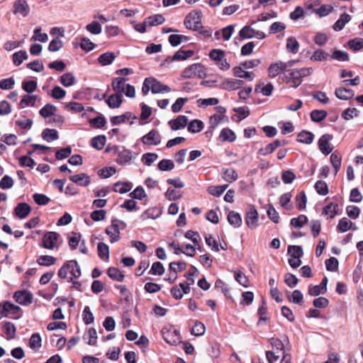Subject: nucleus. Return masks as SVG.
<instances>
[{
  "label": "nucleus",
  "mask_w": 363,
  "mask_h": 363,
  "mask_svg": "<svg viewBox=\"0 0 363 363\" xmlns=\"http://www.w3.org/2000/svg\"><path fill=\"white\" fill-rule=\"evenodd\" d=\"M81 269L75 260L66 262L58 271V276L62 279L72 281L73 279L79 277Z\"/></svg>",
  "instance_id": "f257e3e1"
},
{
  "label": "nucleus",
  "mask_w": 363,
  "mask_h": 363,
  "mask_svg": "<svg viewBox=\"0 0 363 363\" xmlns=\"http://www.w3.org/2000/svg\"><path fill=\"white\" fill-rule=\"evenodd\" d=\"M206 75V68L201 63H194L186 67L182 72L184 79L204 78Z\"/></svg>",
  "instance_id": "f03ea898"
},
{
  "label": "nucleus",
  "mask_w": 363,
  "mask_h": 363,
  "mask_svg": "<svg viewBox=\"0 0 363 363\" xmlns=\"http://www.w3.org/2000/svg\"><path fill=\"white\" fill-rule=\"evenodd\" d=\"M202 12L194 10L188 13L184 23L186 28L194 30H199L202 28L201 23Z\"/></svg>",
  "instance_id": "7ed1b4c3"
},
{
  "label": "nucleus",
  "mask_w": 363,
  "mask_h": 363,
  "mask_svg": "<svg viewBox=\"0 0 363 363\" xmlns=\"http://www.w3.org/2000/svg\"><path fill=\"white\" fill-rule=\"evenodd\" d=\"M216 112L209 118V128L211 129H216L219 125L229 122V118L225 115L226 108L225 107L216 106Z\"/></svg>",
  "instance_id": "20e7f679"
},
{
  "label": "nucleus",
  "mask_w": 363,
  "mask_h": 363,
  "mask_svg": "<svg viewBox=\"0 0 363 363\" xmlns=\"http://www.w3.org/2000/svg\"><path fill=\"white\" fill-rule=\"evenodd\" d=\"M60 235L57 233L50 231L45 233L43 237V247L47 250H52L57 247Z\"/></svg>",
  "instance_id": "39448f33"
},
{
  "label": "nucleus",
  "mask_w": 363,
  "mask_h": 363,
  "mask_svg": "<svg viewBox=\"0 0 363 363\" xmlns=\"http://www.w3.org/2000/svg\"><path fill=\"white\" fill-rule=\"evenodd\" d=\"M13 299L21 306H28L33 301V294L27 290L17 291L13 294Z\"/></svg>",
  "instance_id": "423d86ee"
},
{
  "label": "nucleus",
  "mask_w": 363,
  "mask_h": 363,
  "mask_svg": "<svg viewBox=\"0 0 363 363\" xmlns=\"http://www.w3.org/2000/svg\"><path fill=\"white\" fill-rule=\"evenodd\" d=\"M20 309L19 306L10 301H4L3 303H0V320L10 314H17Z\"/></svg>",
  "instance_id": "0eeeda50"
},
{
  "label": "nucleus",
  "mask_w": 363,
  "mask_h": 363,
  "mask_svg": "<svg viewBox=\"0 0 363 363\" xmlns=\"http://www.w3.org/2000/svg\"><path fill=\"white\" fill-rule=\"evenodd\" d=\"M116 155L118 156L116 162L120 165H125L135 158V153L125 147H122L121 150L118 147Z\"/></svg>",
  "instance_id": "6e6552de"
},
{
  "label": "nucleus",
  "mask_w": 363,
  "mask_h": 363,
  "mask_svg": "<svg viewBox=\"0 0 363 363\" xmlns=\"http://www.w3.org/2000/svg\"><path fill=\"white\" fill-rule=\"evenodd\" d=\"M245 223L250 228H255L257 226L258 212L253 205H250L247 207Z\"/></svg>",
  "instance_id": "1a4fd4ad"
},
{
  "label": "nucleus",
  "mask_w": 363,
  "mask_h": 363,
  "mask_svg": "<svg viewBox=\"0 0 363 363\" xmlns=\"http://www.w3.org/2000/svg\"><path fill=\"white\" fill-rule=\"evenodd\" d=\"M333 137L330 134L323 135L318 140V147L320 152L325 155H329L333 151V147L330 143Z\"/></svg>",
  "instance_id": "9d476101"
},
{
  "label": "nucleus",
  "mask_w": 363,
  "mask_h": 363,
  "mask_svg": "<svg viewBox=\"0 0 363 363\" xmlns=\"http://www.w3.org/2000/svg\"><path fill=\"white\" fill-rule=\"evenodd\" d=\"M13 12L15 15L26 17L30 12V6L26 0H16L13 3Z\"/></svg>",
  "instance_id": "9b49d317"
},
{
  "label": "nucleus",
  "mask_w": 363,
  "mask_h": 363,
  "mask_svg": "<svg viewBox=\"0 0 363 363\" xmlns=\"http://www.w3.org/2000/svg\"><path fill=\"white\" fill-rule=\"evenodd\" d=\"M142 143L147 145H157L161 143V135L158 131L152 130L142 138Z\"/></svg>",
  "instance_id": "f8f14e48"
},
{
  "label": "nucleus",
  "mask_w": 363,
  "mask_h": 363,
  "mask_svg": "<svg viewBox=\"0 0 363 363\" xmlns=\"http://www.w3.org/2000/svg\"><path fill=\"white\" fill-rule=\"evenodd\" d=\"M244 84L241 79H225L221 84L220 88L227 91H233L240 89Z\"/></svg>",
  "instance_id": "ddd939ff"
},
{
  "label": "nucleus",
  "mask_w": 363,
  "mask_h": 363,
  "mask_svg": "<svg viewBox=\"0 0 363 363\" xmlns=\"http://www.w3.org/2000/svg\"><path fill=\"white\" fill-rule=\"evenodd\" d=\"M328 278L325 277L319 285L310 286L308 289V294L313 296L323 294L327 291Z\"/></svg>",
  "instance_id": "4468645a"
},
{
  "label": "nucleus",
  "mask_w": 363,
  "mask_h": 363,
  "mask_svg": "<svg viewBox=\"0 0 363 363\" xmlns=\"http://www.w3.org/2000/svg\"><path fill=\"white\" fill-rule=\"evenodd\" d=\"M149 79L150 81L151 91L152 94L167 93L171 91V89L168 86L162 84L156 79L153 77H149Z\"/></svg>",
  "instance_id": "2eb2a0df"
},
{
  "label": "nucleus",
  "mask_w": 363,
  "mask_h": 363,
  "mask_svg": "<svg viewBox=\"0 0 363 363\" xmlns=\"http://www.w3.org/2000/svg\"><path fill=\"white\" fill-rule=\"evenodd\" d=\"M164 340L171 345H176L181 342V337L179 332L177 330L162 331Z\"/></svg>",
  "instance_id": "dca6fc26"
},
{
  "label": "nucleus",
  "mask_w": 363,
  "mask_h": 363,
  "mask_svg": "<svg viewBox=\"0 0 363 363\" xmlns=\"http://www.w3.org/2000/svg\"><path fill=\"white\" fill-rule=\"evenodd\" d=\"M136 118V116H133L131 112L128 111L120 116H112L110 118V122L113 125H117L124 123L131 119L135 120Z\"/></svg>",
  "instance_id": "f3484780"
},
{
  "label": "nucleus",
  "mask_w": 363,
  "mask_h": 363,
  "mask_svg": "<svg viewBox=\"0 0 363 363\" xmlns=\"http://www.w3.org/2000/svg\"><path fill=\"white\" fill-rule=\"evenodd\" d=\"M337 229L341 233H345L349 230H357V227L347 218H342L340 219L337 225Z\"/></svg>",
  "instance_id": "a211bd4d"
},
{
  "label": "nucleus",
  "mask_w": 363,
  "mask_h": 363,
  "mask_svg": "<svg viewBox=\"0 0 363 363\" xmlns=\"http://www.w3.org/2000/svg\"><path fill=\"white\" fill-rule=\"evenodd\" d=\"M30 211V206L26 203H18L14 209L15 215L21 219L26 218Z\"/></svg>",
  "instance_id": "6ab92c4d"
},
{
  "label": "nucleus",
  "mask_w": 363,
  "mask_h": 363,
  "mask_svg": "<svg viewBox=\"0 0 363 363\" xmlns=\"http://www.w3.org/2000/svg\"><path fill=\"white\" fill-rule=\"evenodd\" d=\"M287 79V83L294 88L298 87L301 83V77L298 72V69H291Z\"/></svg>",
  "instance_id": "aec40b11"
},
{
  "label": "nucleus",
  "mask_w": 363,
  "mask_h": 363,
  "mask_svg": "<svg viewBox=\"0 0 363 363\" xmlns=\"http://www.w3.org/2000/svg\"><path fill=\"white\" fill-rule=\"evenodd\" d=\"M38 96L37 95L26 94L24 95L19 102L20 108H26L28 106L34 107L36 106V101Z\"/></svg>",
  "instance_id": "412c9836"
},
{
  "label": "nucleus",
  "mask_w": 363,
  "mask_h": 363,
  "mask_svg": "<svg viewBox=\"0 0 363 363\" xmlns=\"http://www.w3.org/2000/svg\"><path fill=\"white\" fill-rule=\"evenodd\" d=\"M127 84L126 79L123 77H116L113 79L111 82L113 91L121 95H122V92L124 91Z\"/></svg>",
  "instance_id": "4be33fe9"
},
{
  "label": "nucleus",
  "mask_w": 363,
  "mask_h": 363,
  "mask_svg": "<svg viewBox=\"0 0 363 363\" xmlns=\"http://www.w3.org/2000/svg\"><path fill=\"white\" fill-rule=\"evenodd\" d=\"M345 85L341 84V86L336 89L335 96L341 100H348L353 97L354 92L351 89H346Z\"/></svg>",
  "instance_id": "5701e85b"
},
{
  "label": "nucleus",
  "mask_w": 363,
  "mask_h": 363,
  "mask_svg": "<svg viewBox=\"0 0 363 363\" xmlns=\"http://www.w3.org/2000/svg\"><path fill=\"white\" fill-rule=\"evenodd\" d=\"M233 71L234 76L241 79H247L249 81H252L255 77V74L252 72L245 71L242 66L235 67Z\"/></svg>",
  "instance_id": "b1692460"
},
{
  "label": "nucleus",
  "mask_w": 363,
  "mask_h": 363,
  "mask_svg": "<svg viewBox=\"0 0 363 363\" xmlns=\"http://www.w3.org/2000/svg\"><path fill=\"white\" fill-rule=\"evenodd\" d=\"M188 122V119L185 116H179L177 118L169 121V125L174 130L184 128Z\"/></svg>",
  "instance_id": "393cba45"
},
{
  "label": "nucleus",
  "mask_w": 363,
  "mask_h": 363,
  "mask_svg": "<svg viewBox=\"0 0 363 363\" xmlns=\"http://www.w3.org/2000/svg\"><path fill=\"white\" fill-rule=\"evenodd\" d=\"M284 62L279 61L277 62L272 64L268 68V74L269 77L274 78L278 76L282 71H284Z\"/></svg>",
  "instance_id": "a878e982"
},
{
  "label": "nucleus",
  "mask_w": 363,
  "mask_h": 363,
  "mask_svg": "<svg viewBox=\"0 0 363 363\" xmlns=\"http://www.w3.org/2000/svg\"><path fill=\"white\" fill-rule=\"evenodd\" d=\"M106 102L109 108H118L123 103L122 95L117 93L113 94L107 98Z\"/></svg>",
  "instance_id": "bb28decb"
},
{
  "label": "nucleus",
  "mask_w": 363,
  "mask_h": 363,
  "mask_svg": "<svg viewBox=\"0 0 363 363\" xmlns=\"http://www.w3.org/2000/svg\"><path fill=\"white\" fill-rule=\"evenodd\" d=\"M69 179L72 182L83 186H88L90 182L89 175L84 173L72 175L69 177Z\"/></svg>",
  "instance_id": "cd10ccee"
},
{
  "label": "nucleus",
  "mask_w": 363,
  "mask_h": 363,
  "mask_svg": "<svg viewBox=\"0 0 363 363\" xmlns=\"http://www.w3.org/2000/svg\"><path fill=\"white\" fill-rule=\"evenodd\" d=\"M56 262L57 259L55 257L48 255H40L36 260V262L38 265L43 267H50L54 265Z\"/></svg>",
  "instance_id": "c85d7f7f"
},
{
  "label": "nucleus",
  "mask_w": 363,
  "mask_h": 363,
  "mask_svg": "<svg viewBox=\"0 0 363 363\" xmlns=\"http://www.w3.org/2000/svg\"><path fill=\"white\" fill-rule=\"evenodd\" d=\"M219 138L223 142H234L236 139L235 133L230 128H225L221 130Z\"/></svg>",
  "instance_id": "c756f323"
},
{
  "label": "nucleus",
  "mask_w": 363,
  "mask_h": 363,
  "mask_svg": "<svg viewBox=\"0 0 363 363\" xmlns=\"http://www.w3.org/2000/svg\"><path fill=\"white\" fill-rule=\"evenodd\" d=\"M350 20V15L346 13L341 14L339 19L334 23L333 29L336 31H340L342 30L346 23H349Z\"/></svg>",
  "instance_id": "7c9ffc66"
},
{
  "label": "nucleus",
  "mask_w": 363,
  "mask_h": 363,
  "mask_svg": "<svg viewBox=\"0 0 363 363\" xmlns=\"http://www.w3.org/2000/svg\"><path fill=\"white\" fill-rule=\"evenodd\" d=\"M337 203L330 202L323 208V214L328 218H333L337 213Z\"/></svg>",
  "instance_id": "2f4dec72"
},
{
  "label": "nucleus",
  "mask_w": 363,
  "mask_h": 363,
  "mask_svg": "<svg viewBox=\"0 0 363 363\" xmlns=\"http://www.w3.org/2000/svg\"><path fill=\"white\" fill-rule=\"evenodd\" d=\"M165 21L164 17L161 14H155L145 18V23L147 26L152 27L162 24Z\"/></svg>",
  "instance_id": "473e14b6"
},
{
  "label": "nucleus",
  "mask_w": 363,
  "mask_h": 363,
  "mask_svg": "<svg viewBox=\"0 0 363 363\" xmlns=\"http://www.w3.org/2000/svg\"><path fill=\"white\" fill-rule=\"evenodd\" d=\"M60 82L64 86L69 87L75 84L76 79L72 73L66 72L60 77Z\"/></svg>",
  "instance_id": "72a5a7b5"
},
{
  "label": "nucleus",
  "mask_w": 363,
  "mask_h": 363,
  "mask_svg": "<svg viewBox=\"0 0 363 363\" xmlns=\"http://www.w3.org/2000/svg\"><path fill=\"white\" fill-rule=\"evenodd\" d=\"M116 57V56L113 52H107L99 56L98 62L101 65L106 66L111 65Z\"/></svg>",
  "instance_id": "f704fd0d"
},
{
  "label": "nucleus",
  "mask_w": 363,
  "mask_h": 363,
  "mask_svg": "<svg viewBox=\"0 0 363 363\" xmlns=\"http://www.w3.org/2000/svg\"><path fill=\"white\" fill-rule=\"evenodd\" d=\"M132 189V184L129 182H118L114 184L113 190L115 192L120 194H125L130 191Z\"/></svg>",
  "instance_id": "c9c22d12"
},
{
  "label": "nucleus",
  "mask_w": 363,
  "mask_h": 363,
  "mask_svg": "<svg viewBox=\"0 0 363 363\" xmlns=\"http://www.w3.org/2000/svg\"><path fill=\"white\" fill-rule=\"evenodd\" d=\"M106 234L110 237L111 242H115L119 240L120 232L117 225L112 224L106 229Z\"/></svg>",
  "instance_id": "e433bc0d"
},
{
  "label": "nucleus",
  "mask_w": 363,
  "mask_h": 363,
  "mask_svg": "<svg viewBox=\"0 0 363 363\" xmlns=\"http://www.w3.org/2000/svg\"><path fill=\"white\" fill-rule=\"evenodd\" d=\"M314 135L312 133L303 130L298 133L297 136V140L299 143L309 145L313 143Z\"/></svg>",
  "instance_id": "4c0bfd02"
},
{
  "label": "nucleus",
  "mask_w": 363,
  "mask_h": 363,
  "mask_svg": "<svg viewBox=\"0 0 363 363\" xmlns=\"http://www.w3.org/2000/svg\"><path fill=\"white\" fill-rule=\"evenodd\" d=\"M57 107L51 104H47L39 111L40 115L43 118H48L55 116Z\"/></svg>",
  "instance_id": "58836bf2"
},
{
  "label": "nucleus",
  "mask_w": 363,
  "mask_h": 363,
  "mask_svg": "<svg viewBox=\"0 0 363 363\" xmlns=\"http://www.w3.org/2000/svg\"><path fill=\"white\" fill-rule=\"evenodd\" d=\"M281 145V141L279 140H276L274 142L268 144L265 147L259 149V154L265 156L268 154L273 152L277 147Z\"/></svg>",
  "instance_id": "ea45409f"
},
{
  "label": "nucleus",
  "mask_w": 363,
  "mask_h": 363,
  "mask_svg": "<svg viewBox=\"0 0 363 363\" xmlns=\"http://www.w3.org/2000/svg\"><path fill=\"white\" fill-rule=\"evenodd\" d=\"M330 163L333 167L334 169V174H337L338 171L340 169L341 163H342V157L340 154L337 152H333L330 155Z\"/></svg>",
  "instance_id": "a19ab883"
},
{
  "label": "nucleus",
  "mask_w": 363,
  "mask_h": 363,
  "mask_svg": "<svg viewBox=\"0 0 363 363\" xmlns=\"http://www.w3.org/2000/svg\"><path fill=\"white\" fill-rule=\"evenodd\" d=\"M228 220L229 223L235 228H239L242 223L240 215L235 211H230L228 215Z\"/></svg>",
  "instance_id": "79ce46f5"
},
{
  "label": "nucleus",
  "mask_w": 363,
  "mask_h": 363,
  "mask_svg": "<svg viewBox=\"0 0 363 363\" xmlns=\"http://www.w3.org/2000/svg\"><path fill=\"white\" fill-rule=\"evenodd\" d=\"M97 252L99 257L105 260L108 261L109 258V248L108 246L104 243L99 242L97 246Z\"/></svg>",
  "instance_id": "37998d69"
},
{
  "label": "nucleus",
  "mask_w": 363,
  "mask_h": 363,
  "mask_svg": "<svg viewBox=\"0 0 363 363\" xmlns=\"http://www.w3.org/2000/svg\"><path fill=\"white\" fill-rule=\"evenodd\" d=\"M42 138L47 142H52L58 139V133L55 129L46 128L42 133Z\"/></svg>",
  "instance_id": "c03bdc74"
},
{
  "label": "nucleus",
  "mask_w": 363,
  "mask_h": 363,
  "mask_svg": "<svg viewBox=\"0 0 363 363\" xmlns=\"http://www.w3.org/2000/svg\"><path fill=\"white\" fill-rule=\"evenodd\" d=\"M16 327L13 323L11 322H6L4 325V332L8 340L14 338L16 335Z\"/></svg>",
  "instance_id": "a18cd8bd"
},
{
  "label": "nucleus",
  "mask_w": 363,
  "mask_h": 363,
  "mask_svg": "<svg viewBox=\"0 0 363 363\" xmlns=\"http://www.w3.org/2000/svg\"><path fill=\"white\" fill-rule=\"evenodd\" d=\"M116 169L113 167H106L97 171V174L102 179H107L115 174Z\"/></svg>",
  "instance_id": "49530a36"
},
{
  "label": "nucleus",
  "mask_w": 363,
  "mask_h": 363,
  "mask_svg": "<svg viewBox=\"0 0 363 363\" xmlns=\"http://www.w3.org/2000/svg\"><path fill=\"white\" fill-rule=\"evenodd\" d=\"M255 30L250 26H244L239 32V36L242 39H250L254 38Z\"/></svg>",
  "instance_id": "de8ad7c7"
},
{
  "label": "nucleus",
  "mask_w": 363,
  "mask_h": 363,
  "mask_svg": "<svg viewBox=\"0 0 363 363\" xmlns=\"http://www.w3.org/2000/svg\"><path fill=\"white\" fill-rule=\"evenodd\" d=\"M27 59L28 54L25 50H20L13 55V62L16 66L21 65Z\"/></svg>",
  "instance_id": "09e8293b"
},
{
  "label": "nucleus",
  "mask_w": 363,
  "mask_h": 363,
  "mask_svg": "<svg viewBox=\"0 0 363 363\" xmlns=\"http://www.w3.org/2000/svg\"><path fill=\"white\" fill-rule=\"evenodd\" d=\"M298 48H299V43L296 40V39L293 36L288 38V39L286 40V49L289 52H291L294 54H296L298 52Z\"/></svg>",
  "instance_id": "8fccbe9b"
},
{
  "label": "nucleus",
  "mask_w": 363,
  "mask_h": 363,
  "mask_svg": "<svg viewBox=\"0 0 363 363\" xmlns=\"http://www.w3.org/2000/svg\"><path fill=\"white\" fill-rule=\"evenodd\" d=\"M107 274L110 278L118 281H123L124 274L116 267H111L108 269Z\"/></svg>",
  "instance_id": "3c124183"
},
{
  "label": "nucleus",
  "mask_w": 363,
  "mask_h": 363,
  "mask_svg": "<svg viewBox=\"0 0 363 363\" xmlns=\"http://www.w3.org/2000/svg\"><path fill=\"white\" fill-rule=\"evenodd\" d=\"M235 279L242 286L247 288L249 286V279L241 271L234 272Z\"/></svg>",
  "instance_id": "603ef678"
},
{
  "label": "nucleus",
  "mask_w": 363,
  "mask_h": 363,
  "mask_svg": "<svg viewBox=\"0 0 363 363\" xmlns=\"http://www.w3.org/2000/svg\"><path fill=\"white\" fill-rule=\"evenodd\" d=\"M29 345L31 349L37 350L42 346V340L39 334H33L30 338Z\"/></svg>",
  "instance_id": "864d4df0"
},
{
  "label": "nucleus",
  "mask_w": 363,
  "mask_h": 363,
  "mask_svg": "<svg viewBox=\"0 0 363 363\" xmlns=\"http://www.w3.org/2000/svg\"><path fill=\"white\" fill-rule=\"evenodd\" d=\"M238 175L236 171L233 169H227L223 174V179L228 182H233L238 179Z\"/></svg>",
  "instance_id": "5fc2aeb1"
},
{
  "label": "nucleus",
  "mask_w": 363,
  "mask_h": 363,
  "mask_svg": "<svg viewBox=\"0 0 363 363\" xmlns=\"http://www.w3.org/2000/svg\"><path fill=\"white\" fill-rule=\"evenodd\" d=\"M194 55V51L192 50H179L175 52L173 56V60H185Z\"/></svg>",
  "instance_id": "6e6d98bb"
},
{
  "label": "nucleus",
  "mask_w": 363,
  "mask_h": 363,
  "mask_svg": "<svg viewBox=\"0 0 363 363\" xmlns=\"http://www.w3.org/2000/svg\"><path fill=\"white\" fill-rule=\"evenodd\" d=\"M185 238L191 240L196 247H198V250H201V247L199 245V241L201 238L198 233L194 232L193 230H187L184 235Z\"/></svg>",
  "instance_id": "4d7b16f0"
},
{
  "label": "nucleus",
  "mask_w": 363,
  "mask_h": 363,
  "mask_svg": "<svg viewBox=\"0 0 363 363\" xmlns=\"http://www.w3.org/2000/svg\"><path fill=\"white\" fill-rule=\"evenodd\" d=\"M327 116V112L323 110H314L311 113V118L313 122L319 123Z\"/></svg>",
  "instance_id": "13d9d810"
},
{
  "label": "nucleus",
  "mask_w": 363,
  "mask_h": 363,
  "mask_svg": "<svg viewBox=\"0 0 363 363\" xmlns=\"http://www.w3.org/2000/svg\"><path fill=\"white\" fill-rule=\"evenodd\" d=\"M287 251L290 257L293 258H301L303 255L301 247L297 245L289 246Z\"/></svg>",
  "instance_id": "bf43d9fd"
},
{
  "label": "nucleus",
  "mask_w": 363,
  "mask_h": 363,
  "mask_svg": "<svg viewBox=\"0 0 363 363\" xmlns=\"http://www.w3.org/2000/svg\"><path fill=\"white\" fill-rule=\"evenodd\" d=\"M333 10V7L330 5H322L318 9H314L313 12L319 16L320 17H323L328 16L330 13H331Z\"/></svg>",
  "instance_id": "052dcab7"
},
{
  "label": "nucleus",
  "mask_w": 363,
  "mask_h": 363,
  "mask_svg": "<svg viewBox=\"0 0 363 363\" xmlns=\"http://www.w3.org/2000/svg\"><path fill=\"white\" fill-rule=\"evenodd\" d=\"M198 106L206 107L208 106H216L219 103L217 98L199 99L196 101Z\"/></svg>",
  "instance_id": "680f3d73"
},
{
  "label": "nucleus",
  "mask_w": 363,
  "mask_h": 363,
  "mask_svg": "<svg viewBox=\"0 0 363 363\" xmlns=\"http://www.w3.org/2000/svg\"><path fill=\"white\" fill-rule=\"evenodd\" d=\"M186 263L184 261L172 262L169 264V270L175 274L184 271L186 267Z\"/></svg>",
  "instance_id": "e2e57ef3"
},
{
  "label": "nucleus",
  "mask_w": 363,
  "mask_h": 363,
  "mask_svg": "<svg viewBox=\"0 0 363 363\" xmlns=\"http://www.w3.org/2000/svg\"><path fill=\"white\" fill-rule=\"evenodd\" d=\"M203 128V123L201 121L194 120L189 123L188 130L195 133L200 132Z\"/></svg>",
  "instance_id": "0e129e2a"
},
{
  "label": "nucleus",
  "mask_w": 363,
  "mask_h": 363,
  "mask_svg": "<svg viewBox=\"0 0 363 363\" xmlns=\"http://www.w3.org/2000/svg\"><path fill=\"white\" fill-rule=\"evenodd\" d=\"M106 143V138L104 135H98L92 138V147L97 150H101Z\"/></svg>",
  "instance_id": "69168bd1"
},
{
  "label": "nucleus",
  "mask_w": 363,
  "mask_h": 363,
  "mask_svg": "<svg viewBox=\"0 0 363 363\" xmlns=\"http://www.w3.org/2000/svg\"><path fill=\"white\" fill-rule=\"evenodd\" d=\"M81 240V235L77 233L72 232L68 235V242L69 246L75 249Z\"/></svg>",
  "instance_id": "338daca9"
},
{
  "label": "nucleus",
  "mask_w": 363,
  "mask_h": 363,
  "mask_svg": "<svg viewBox=\"0 0 363 363\" xmlns=\"http://www.w3.org/2000/svg\"><path fill=\"white\" fill-rule=\"evenodd\" d=\"M158 158V155L156 153L147 152L143 155L141 161L143 164L147 166L151 165Z\"/></svg>",
  "instance_id": "774afa93"
}]
</instances>
